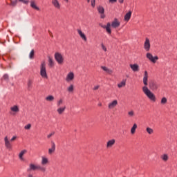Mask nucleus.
Returning a JSON list of instances; mask_svg holds the SVG:
<instances>
[{
	"instance_id": "nucleus-45",
	"label": "nucleus",
	"mask_w": 177,
	"mask_h": 177,
	"mask_svg": "<svg viewBox=\"0 0 177 177\" xmlns=\"http://www.w3.org/2000/svg\"><path fill=\"white\" fill-rule=\"evenodd\" d=\"M100 87V85L95 86H94V88H93V91H97V89H99V88Z\"/></svg>"
},
{
	"instance_id": "nucleus-3",
	"label": "nucleus",
	"mask_w": 177,
	"mask_h": 177,
	"mask_svg": "<svg viewBox=\"0 0 177 177\" xmlns=\"http://www.w3.org/2000/svg\"><path fill=\"white\" fill-rule=\"evenodd\" d=\"M40 75L42 78L48 79V73H46V63H45V61L41 62Z\"/></svg>"
},
{
	"instance_id": "nucleus-7",
	"label": "nucleus",
	"mask_w": 177,
	"mask_h": 177,
	"mask_svg": "<svg viewBox=\"0 0 177 177\" xmlns=\"http://www.w3.org/2000/svg\"><path fill=\"white\" fill-rule=\"evenodd\" d=\"M151 44H150V39L149 38L145 39V41L144 43V49L146 50V52H150V48H151Z\"/></svg>"
},
{
	"instance_id": "nucleus-1",
	"label": "nucleus",
	"mask_w": 177,
	"mask_h": 177,
	"mask_svg": "<svg viewBox=\"0 0 177 177\" xmlns=\"http://www.w3.org/2000/svg\"><path fill=\"white\" fill-rule=\"evenodd\" d=\"M149 80V73H147V71H145L144 73V77H143V84L145 86L142 87V92L146 95L147 97L151 100V102H153V103H155L156 102L157 98L156 97V95L149 88L147 87Z\"/></svg>"
},
{
	"instance_id": "nucleus-6",
	"label": "nucleus",
	"mask_w": 177,
	"mask_h": 177,
	"mask_svg": "<svg viewBox=\"0 0 177 177\" xmlns=\"http://www.w3.org/2000/svg\"><path fill=\"white\" fill-rule=\"evenodd\" d=\"M4 145L7 150H12L13 148V146L12 145V143H10V140H9L8 136L4 138Z\"/></svg>"
},
{
	"instance_id": "nucleus-27",
	"label": "nucleus",
	"mask_w": 177,
	"mask_h": 177,
	"mask_svg": "<svg viewBox=\"0 0 177 177\" xmlns=\"http://www.w3.org/2000/svg\"><path fill=\"white\" fill-rule=\"evenodd\" d=\"M127 85V80H123L122 82L119 84H118V88H124Z\"/></svg>"
},
{
	"instance_id": "nucleus-26",
	"label": "nucleus",
	"mask_w": 177,
	"mask_h": 177,
	"mask_svg": "<svg viewBox=\"0 0 177 177\" xmlns=\"http://www.w3.org/2000/svg\"><path fill=\"white\" fill-rule=\"evenodd\" d=\"M102 70L107 73V74H113V71L111 69H109V68L106 66H101Z\"/></svg>"
},
{
	"instance_id": "nucleus-19",
	"label": "nucleus",
	"mask_w": 177,
	"mask_h": 177,
	"mask_svg": "<svg viewBox=\"0 0 177 177\" xmlns=\"http://www.w3.org/2000/svg\"><path fill=\"white\" fill-rule=\"evenodd\" d=\"M41 165H48L49 164V159L45 156L41 157Z\"/></svg>"
},
{
	"instance_id": "nucleus-24",
	"label": "nucleus",
	"mask_w": 177,
	"mask_h": 177,
	"mask_svg": "<svg viewBox=\"0 0 177 177\" xmlns=\"http://www.w3.org/2000/svg\"><path fill=\"white\" fill-rule=\"evenodd\" d=\"M30 7L32 8V9H35V10H39V8L37 6V4L35 3V1L32 0L30 1Z\"/></svg>"
},
{
	"instance_id": "nucleus-37",
	"label": "nucleus",
	"mask_w": 177,
	"mask_h": 177,
	"mask_svg": "<svg viewBox=\"0 0 177 177\" xmlns=\"http://www.w3.org/2000/svg\"><path fill=\"white\" fill-rule=\"evenodd\" d=\"M10 5V6H16V5H17V0H15V1L11 0V3Z\"/></svg>"
},
{
	"instance_id": "nucleus-23",
	"label": "nucleus",
	"mask_w": 177,
	"mask_h": 177,
	"mask_svg": "<svg viewBox=\"0 0 177 177\" xmlns=\"http://www.w3.org/2000/svg\"><path fill=\"white\" fill-rule=\"evenodd\" d=\"M111 24H110V22H108L106 24V27L105 28L106 32L109 35H111Z\"/></svg>"
},
{
	"instance_id": "nucleus-17",
	"label": "nucleus",
	"mask_w": 177,
	"mask_h": 177,
	"mask_svg": "<svg viewBox=\"0 0 177 177\" xmlns=\"http://www.w3.org/2000/svg\"><path fill=\"white\" fill-rule=\"evenodd\" d=\"M64 111H66V106H58V109H57V112L59 115H62V114H63Z\"/></svg>"
},
{
	"instance_id": "nucleus-50",
	"label": "nucleus",
	"mask_w": 177,
	"mask_h": 177,
	"mask_svg": "<svg viewBox=\"0 0 177 177\" xmlns=\"http://www.w3.org/2000/svg\"><path fill=\"white\" fill-rule=\"evenodd\" d=\"M65 2H68V0H64Z\"/></svg>"
},
{
	"instance_id": "nucleus-13",
	"label": "nucleus",
	"mask_w": 177,
	"mask_h": 177,
	"mask_svg": "<svg viewBox=\"0 0 177 177\" xmlns=\"http://www.w3.org/2000/svg\"><path fill=\"white\" fill-rule=\"evenodd\" d=\"M56 151V144H55V142H51V147L48 149V154H53L55 151Z\"/></svg>"
},
{
	"instance_id": "nucleus-18",
	"label": "nucleus",
	"mask_w": 177,
	"mask_h": 177,
	"mask_svg": "<svg viewBox=\"0 0 177 177\" xmlns=\"http://www.w3.org/2000/svg\"><path fill=\"white\" fill-rule=\"evenodd\" d=\"M118 104V101L117 100H113L112 102H110L108 105L109 109H114Z\"/></svg>"
},
{
	"instance_id": "nucleus-41",
	"label": "nucleus",
	"mask_w": 177,
	"mask_h": 177,
	"mask_svg": "<svg viewBox=\"0 0 177 177\" xmlns=\"http://www.w3.org/2000/svg\"><path fill=\"white\" fill-rule=\"evenodd\" d=\"M91 6L92 8H95V6H96V0H91Z\"/></svg>"
},
{
	"instance_id": "nucleus-10",
	"label": "nucleus",
	"mask_w": 177,
	"mask_h": 177,
	"mask_svg": "<svg viewBox=\"0 0 177 177\" xmlns=\"http://www.w3.org/2000/svg\"><path fill=\"white\" fill-rule=\"evenodd\" d=\"M77 34H79L80 38L82 39V41H84V42H86L88 41V39L86 38V35H85V33L83 32L81 29H77Z\"/></svg>"
},
{
	"instance_id": "nucleus-36",
	"label": "nucleus",
	"mask_w": 177,
	"mask_h": 177,
	"mask_svg": "<svg viewBox=\"0 0 177 177\" xmlns=\"http://www.w3.org/2000/svg\"><path fill=\"white\" fill-rule=\"evenodd\" d=\"M28 87L29 88H32V80H29L28 81Z\"/></svg>"
},
{
	"instance_id": "nucleus-47",
	"label": "nucleus",
	"mask_w": 177,
	"mask_h": 177,
	"mask_svg": "<svg viewBox=\"0 0 177 177\" xmlns=\"http://www.w3.org/2000/svg\"><path fill=\"white\" fill-rule=\"evenodd\" d=\"M117 2V0H109L110 3H115Z\"/></svg>"
},
{
	"instance_id": "nucleus-20",
	"label": "nucleus",
	"mask_w": 177,
	"mask_h": 177,
	"mask_svg": "<svg viewBox=\"0 0 177 177\" xmlns=\"http://www.w3.org/2000/svg\"><path fill=\"white\" fill-rule=\"evenodd\" d=\"M114 145H115V140L114 139L110 140L106 143V147L107 149H109V147H113Z\"/></svg>"
},
{
	"instance_id": "nucleus-15",
	"label": "nucleus",
	"mask_w": 177,
	"mask_h": 177,
	"mask_svg": "<svg viewBox=\"0 0 177 177\" xmlns=\"http://www.w3.org/2000/svg\"><path fill=\"white\" fill-rule=\"evenodd\" d=\"M130 68L134 73H137L138 71H139V65L138 64H130Z\"/></svg>"
},
{
	"instance_id": "nucleus-11",
	"label": "nucleus",
	"mask_w": 177,
	"mask_h": 177,
	"mask_svg": "<svg viewBox=\"0 0 177 177\" xmlns=\"http://www.w3.org/2000/svg\"><path fill=\"white\" fill-rule=\"evenodd\" d=\"M74 80V73L73 72H69L66 77V82H71Z\"/></svg>"
},
{
	"instance_id": "nucleus-22",
	"label": "nucleus",
	"mask_w": 177,
	"mask_h": 177,
	"mask_svg": "<svg viewBox=\"0 0 177 177\" xmlns=\"http://www.w3.org/2000/svg\"><path fill=\"white\" fill-rule=\"evenodd\" d=\"M27 153V150L24 149L22 150L19 154V158L21 161H24V158H23V156H24V154H26Z\"/></svg>"
},
{
	"instance_id": "nucleus-4",
	"label": "nucleus",
	"mask_w": 177,
	"mask_h": 177,
	"mask_svg": "<svg viewBox=\"0 0 177 177\" xmlns=\"http://www.w3.org/2000/svg\"><path fill=\"white\" fill-rule=\"evenodd\" d=\"M54 57L58 64H63L64 63V57L60 53H55Z\"/></svg>"
},
{
	"instance_id": "nucleus-43",
	"label": "nucleus",
	"mask_w": 177,
	"mask_h": 177,
	"mask_svg": "<svg viewBox=\"0 0 177 177\" xmlns=\"http://www.w3.org/2000/svg\"><path fill=\"white\" fill-rule=\"evenodd\" d=\"M24 129H31V124H28L24 127Z\"/></svg>"
},
{
	"instance_id": "nucleus-2",
	"label": "nucleus",
	"mask_w": 177,
	"mask_h": 177,
	"mask_svg": "<svg viewBox=\"0 0 177 177\" xmlns=\"http://www.w3.org/2000/svg\"><path fill=\"white\" fill-rule=\"evenodd\" d=\"M31 171H40L41 172H46V167L45 166L37 165L33 163L29 164V167L27 169V172H31Z\"/></svg>"
},
{
	"instance_id": "nucleus-32",
	"label": "nucleus",
	"mask_w": 177,
	"mask_h": 177,
	"mask_svg": "<svg viewBox=\"0 0 177 177\" xmlns=\"http://www.w3.org/2000/svg\"><path fill=\"white\" fill-rule=\"evenodd\" d=\"M63 102H64V100H63V99H62V98H60L59 100H58L57 101V107H60V106H62V104H63Z\"/></svg>"
},
{
	"instance_id": "nucleus-33",
	"label": "nucleus",
	"mask_w": 177,
	"mask_h": 177,
	"mask_svg": "<svg viewBox=\"0 0 177 177\" xmlns=\"http://www.w3.org/2000/svg\"><path fill=\"white\" fill-rule=\"evenodd\" d=\"M167 102H168V100H167V97H163L161 99L160 103H161V104H167Z\"/></svg>"
},
{
	"instance_id": "nucleus-42",
	"label": "nucleus",
	"mask_w": 177,
	"mask_h": 177,
	"mask_svg": "<svg viewBox=\"0 0 177 177\" xmlns=\"http://www.w3.org/2000/svg\"><path fill=\"white\" fill-rule=\"evenodd\" d=\"M53 135H55V131L51 132L50 134L47 136L48 139H50V138H52Z\"/></svg>"
},
{
	"instance_id": "nucleus-51",
	"label": "nucleus",
	"mask_w": 177,
	"mask_h": 177,
	"mask_svg": "<svg viewBox=\"0 0 177 177\" xmlns=\"http://www.w3.org/2000/svg\"><path fill=\"white\" fill-rule=\"evenodd\" d=\"M87 2H89V0H87Z\"/></svg>"
},
{
	"instance_id": "nucleus-5",
	"label": "nucleus",
	"mask_w": 177,
	"mask_h": 177,
	"mask_svg": "<svg viewBox=\"0 0 177 177\" xmlns=\"http://www.w3.org/2000/svg\"><path fill=\"white\" fill-rule=\"evenodd\" d=\"M146 57L147 59H149L151 63H153V64H155V63H157V60H158V56L156 55V56H153L152 53H147L146 54Z\"/></svg>"
},
{
	"instance_id": "nucleus-21",
	"label": "nucleus",
	"mask_w": 177,
	"mask_h": 177,
	"mask_svg": "<svg viewBox=\"0 0 177 177\" xmlns=\"http://www.w3.org/2000/svg\"><path fill=\"white\" fill-rule=\"evenodd\" d=\"M132 16V11H129L125 15L124 18V21H128L131 20V17Z\"/></svg>"
},
{
	"instance_id": "nucleus-12",
	"label": "nucleus",
	"mask_w": 177,
	"mask_h": 177,
	"mask_svg": "<svg viewBox=\"0 0 177 177\" xmlns=\"http://www.w3.org/2000/svg\"><path fill=\"white\" fill-rule=\"evenodd\" d=\"M121 23L118 21V19L115 18L113 21L111 23V27L113 28H118V27L120 26Z\"/></svg>"
},
{
	"instance_id": "nucleus-49",
	"label": "nucleus",
	"mask_w": 177,
	"mask_h": 177,
	"mask_svg": "<svg viewBox=\"0 0 177 177\" xmlns=\"http://www.w3.org/2000/svg\"><path fill=\"white\" fill-rule=\"evenodd\" d=\"M119 3H124V0H118Z\"/></svg>"
},
{
	"instance_id": "nucleus-8",
	"label": "nucleus",
	"mask_w": 177,
	"mask_h": 177,
	"mask_svg": "<svg viewBox=\"0 0 177 177\" xmlns=\"http://www.w3.org/2000/svg\"><path fill=\"white\" fill-rule=\"evenodd\" d=\"M97 12L100 15L101 19H104L106 17V15H104V8L102 6H99L97 8Z\"/></svg>"
},
{
	"instance_id": "nucleus-44",
	"label": "nucleus",
	"mask_w": 177,
	"mask_h": 177,
	"mask_svg": "<svg viewBox=\"0 0 177 177\" xmlns=\"http://www.w3.org/2000/svg\"><path fill=\"white\" fill-rule=\"evenodd\" d=\"M101 46H102V49H103L105 52H107V48L105 47L103 43H102Z\"/></svg>"
},
{
	"instance_id": "nucleus-48",
	"label": "nucleus",
	"mask_w": 177,
	"mask_h": 177,
	"mask_svg": "<svg viewBox=\"0 0 177 177\" xmlns=\"http://www.w3.org/2000/svg\"><path fill=\"white\" fill-rule=\"evenodd\" d=\"M100 27H102V28L106 29V28L107 27V25H102L100 24Z\"/></svg>"
},
{
	"instance_id": "nucleus-38",
	"label": "nucleus",
	"mask_w": 177,
	"mask_h": 177,
	"mask_svg": "<svg viewBox=\"0 0 177 177\" xmlns=\"http://www.w3.org/2000/svg\"><path fill=\"white\" fill-rule=\"evenodd\" d=\"M2 80H4V81H9V75L8 74H5L3 76Z\"/></svg>"
},
{
	"instance_id": "nucleus-9",
	"label": "nucleus",
	"mask_w": 177,
	"mask_h": 177,
	"mask_svg": "<svg viewBox=\"0 0 177 177\" xmlns=\"http://www.w3.org/2000/svg\"><path fill=\"white\" fill-rule=\"evenodd\" d=\"M149 86L151 91H157L158 89V84L153 81H151L149 83Z\"/></svg>"
},
{
	"instance_id": "nucleus-40",
	"label": "nucleus",
	"mask_w": 177,
	"mask_h": 177,
	"mask_svg": "<svg viewBox=\"0 0 177 177\" xmlns=\"http://www.w3.org/2000/svg\"><path fill=\"white\" fill-rule=\"evenodd\" d=\"M128 115H129V117H133V115H135V112H133V111H131L128 112Z\"/></svg>"
},
{
	"instance_id": "nucleus-14",
	"label": "nucleus",
	"mask_w": 177,
	"mask_h": 177,
	"mask_svg": "<svg viewBox=\"0 0 177 177\" xmlns=\"http://www.w3.org/2000/svg\"><path fill=\"white\" fill-rule=\"evenodd\" d=\"M51 3L55 8V9H60L61 5L60 2H59V0H51Z\"/></svg>"
},
{
	"instance_id": "nucleus-28",
	"label": "nucleus",
	"mask_w": 177,
	"mask_h": 177,
	"mask_svg": "<svg viewBox=\"0 0 177 177\" xmlns=\"http://www.w3.org/2000/svg\"><path fill=\"white\" fill-rule=\"evenodd\" d=\"M138 128V124H136V123H135L133 125V127H132V128H131V133L132 134V135H133V134H135V132H136V129Z\"/></svg>"
},
{
	"instance_id": "nucleus-35",
	"label": "nucleus",
	"mask_w": 177,
	"mask_h": 177,
	"mask_svg": "<svg viewBox=\"0 0 177 177\" xmlns=\"http://www.w3.org/2000/svg\"><path fill=\"white\" fill-rule=\"evenodd\" d=\"M34 50H32L29 54V59H34Z\"/></svg>"
},
{
	"instance_id": "nucleus-29",
	"label": "nucleus",
	"mask_w": 177,
	"mask_h": 177,
	"mask_svg": "<svg viewBox=\"0 0 177 177\" xmlns=\"http://www.w3.org/2000/svg\"><path fill=\"white\" fill-rule=\"evenodd\" d=\"M48 66L50 67H53L55 66V62H53V59L50 57H48Z\"/></svg>"
},
{
	"instance_id": "nucleus-34",
	"label": "nucleus",
	"mask_w": 177,
	"mask_h": 177,
	"mask_svg": "<svg viewBox=\"0 0 177 177\" xmlns=\"http://www.w3.org/2000/svg\"><path fill=\"white\" fill-rule=\"evenodd\" d=\"M68 91L69 92H74V86L73 84L70 85L68 88Z\"/></svg>"
},
{
	"instance_id": "nucleus-46",
	"label": "nucleus",
	"mask_w": 177,
	"mask_h": 177,
	"mask_svg": "<svg viewBox=\"0 0 177 177\" xmlns=\"http://www.w3.org/2000/svg\"><path fill=\"white\" fill-rule=\"evenodd\" d=\"M15 139H17V136H13L11 140H10V142H15Z\"/></svg>"
},
{
	"instance_id": "nucleus-31",
	"label": "nucleus",
	"mask_w": 177,
	"mask_h": 177,
	"mask_svg": "<svg viewBox=\"0 0 177 177\" xmlns=\"http://www.w3.org/2000/svg\"><path fill=\"white\" fill-rule=\"evenodd\" d=\"M146 131L149 135H153L154 133V130L150 127H147Z\"/></svg>"
},
{
	"instance_id": "nucleus-16",
	"label": "nucleus",
	"mask_w": 177,
	"mask_h": 177,
	"mask_svg": "<svg viewBox=\"0 0 177 177\" xmlns=\"http://www.w3.org/2000/svg\"><path fill=\"white\" fill-rule=\"evenodd\" d=\"M10 114H12V113H19V111H20V109H19V106L17 105H14L13 106L10 107Z\"/></svg>"
},
{
	"instance_id": "nucleus-30",
	"label": "nucleus",
	"mask_w": 177,
	"mask_h": 177,
	"mask_svg": "<svg viewBox=\"0 0 177 177\" xmlns=\"http://www.w3.org/2000/svg\"><path fill=\"white\" fill-rule=\"evenodd\" d=\"M46 100L47 102H53V100H55V97L53 95H48L46 97Z\"/></svg>"
},
{
	"instance_id": "nucleus-39",
	"label": "nucleus",
	"mask_w": 177,
	"mask_h": 177,
	"mask_svg": "<svg viewBox=\"0 0 177 177\" xmlns=\"http://www.w3.org/2000/svg\"><path fill=\"white\" fill-rule=\"evenodd\" d=\"M19 2H22L25 5H28V2H30L28 0H19Z\"/></svg>"
},
{
	"instance_id": "nucleus-25",
	"label": "nucleus",
	"mask_w": 177,
	"mask_h": 177,
	"mask_svg": "<svg viewBox=\"0 0 177 177\" xmlns=\"http://www.w3.org/2000/svg\"><path fill=\"white\" fill-rule=\"evenodd\" d=\"M160 158L164 162H167L168 160H169V156H168V154L164 153L163 155L160 156Z\"/></svg>"
}]
</instances>
